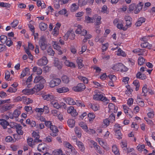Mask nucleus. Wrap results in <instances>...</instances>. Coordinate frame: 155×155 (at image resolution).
<instances>
[{"instance_id":"bb28decb","label":"nucleus","mask_w":155,"mask_h":155,"mask_svg":"<svg viewBox=\"0 0 155 155\" xmlns=\"http://www.w3.org/2000/svg\"><path fill=\"white\" fill-rule=\"evenodd\" d=\"M29 71V69L28 68H25V69L23 71L21 75L20 78H22L25 76L26 75L27 73H28Z\"/></svg>"},{"instance_id":"9d476101","label":"nucleus","mask_w":155,"mask_h":155,"mask_svg":"<svg viewBox=\"0 0 155 155\" xmlns=\"http://www.w3.org/2000/svg\"><path fill=\"white\" fill-rule=\"evenodd\" d=\"M22 92L25 94L29 95L30 94H33L35 92L33 88L31 89L26 88L23 90L22 91Z\"/></svg>"},{"instance_id":"a878e982","label":"nucleus","mask_w":155,"mask_h":155,"mask_svg":"<svg viewBox=\"0 0 155 155\" xmlns=\"http://www.w3.org/2000/svg\"><path fill=\"white\" fill-rule=\"evenodd\" d=\"M1 125L4 129L7 128V126L9 125V123L5 119H3Z\"/></svg>"},{"instance_id":"1a4fd4ad","label":"nucleus","mask_w":155,"mask_h":155,"mask_svg":"<svg viewBox=\"0 0 155 155\" xmlns=\"http://www.w3.org/2000/svg\"><path fill=\"white\" fill-rule=\"evenodd\" d=\"M34 83H45V80L41 76L36 77L34 80Z\"/></svg>"},{"instance_id":"72a5a7b5","label":"nucleus","mask_w":155,"mask_h":155,"mask_svg":"<svg viewBox=\"0 0 155 155\" xmlns=\"http://www.w3.org/2000/svg\"><path fill=\"white\" fill-rule=\"evenodd\" d=\"M145 59L142 57H140L138 59V64L140 65H142L144 63Z\"/></svg>"},{"instance_id":"b1692460","label":"nucleus","mask_w":155,"mask_h":155,"mask_svg":"<svg viewBox=\"0 0 155 155\" xmlns=\"http://www.w3.org/2000/svg\"><path fill=\"white\" fill-rule=\"evenodd\" d=\"M67 123L69 126L72 128L74 126L75 121L74 120L70 119L68 120Z\"/></svg>"},{"instance_id":"f257e3e1","label":"nucleus","mask_w":155,"mask_h":155,"mask_svg":"<svg viewBox=\"0 0 155 155\" xmlns=\"http://www.w3.org/2000/svg\"><path fill=\"white\" fill-rule=\"evenodd\" d=\"M39 43L42 50L44 51L46 49L47 44L46 39L44 36L41 37L39 41Z\"/></svg>"},{"instance_id":"c9c22d12","label":"nucleus","mask_w":155,"mask_h":155,"mask_svg":"<svg viewBox=\"0 0 155 155\" xmlns=\"http://www.w3.org/2000/svg\"><path fill=\"white\" fill-rule=\"evenodd\" d=\"M63 81L66 84L68 83L69 81V78L66 75H64L62 77Z\"/></svg>"},{"instance_id":"8fccbe9b","label":"nucleus","mask_w":155,"mask_h":155,"mask_svg":"<svg viewBox=\"0 0 155 155\" xmlns=\"http://www.w3.org/2000/svg\"><path fill=\"white\" fill-rule=\"evenodd\" d=\"M120 128H121V127L120 125L118 124H116L114 126V132H116L120 130Z\"/></svg>"},{"instance_id":"4468645a","label":"nucleus","mask_w":155,"mask_h":155,"mask_svg":"<svg viewBox=\"0 0 155 155\" xmlns=\"http://www.w3.org/2000/svg\"><path fill=\"white\" fill-rule=\"evenodd\" d=\"M32 134L33 136L34 137V138H35V139H34V140L33 141V143L34 144L36 142L37 143H38L39 142H41V140H39V138L40 136L38 133L34 131L33 132Z\"/></svg>"},{"instance_id":"a19ab883","label":"nucleus","mask_w":155,"mask_h":155,"mask_svg":"<svg viewBox=\"0 0 155 155\" xmlns=\"http://www.w3.org/2000/svg\"><path fill=\"white\" fill-rule=\"evenodd\" d=\"M133 84L136 87V91H137L139 90L140 87L139 81L137 80H135L133 81Z\"/></svg>"},{"instance_id":"3c124183","label":"nucleus","mask_w":155,"mask_h":155,"mask_svg":"<svg viewBox=\"0 0 155 155\" xmlns=\"http://www.w3.org/2000/svg\"><path fill=\"white\" fill-rule=\"evenodd\" d=\"M79 125L83 129L85 130H86L87 129V125L83 122H81L79 124Z\"/></svg>"},{"instance_id":"c85d7f7f","label":"nucleus","mask_w":155,"mask_h":155,"mask_svg":"<svg viewBox=\"0 0 155 155\" xmlns=\"http://www.w3.org/2000/svg\"><path fill=\"white\" fill-rule=\"evenodd\" d=\"M75 131L76 134H77V136L79 138L81 137V134L80 128L78 127H76Z\"/></svg>"},{"instance_id":"6e6d98bb","label":"nucleus","mask_w":155,"mask_h":155,"mask_svg":"<svg viewBox=\"0 0 155 155\" xmlns=\"http://www.w3.org/2000/svg\"><path fill=\"white\" fill-rule=\"evenodd\" d=\"M88 117L89 118V120L91 121L94 118L95 115L93 113H89L88 114Z\"/></svg>"},{"instance_id":"bf43d9fd","label":"nucleus","mask_w":155,"mask_h":155,"mask_svg":"<svg viewBox=\"0 0 155 155\" xmlns=\"http://www.w3.org/2000/svg\"><path fill=\"white\" fill-rule=\"evenodd\" d=\"M82 28L81 26L78 25V28L75 31L76 33L77 34H80L82 31Z\"/></svg>"},{"instance_id":"412c9836","label":"nucleus","mask_w":155,"mask_h":155,"mask_svg":"<svg viewBox=\"0 0 155 155\" xmlns=\"http://www.w3.org/2000/svg\"><path fill=\"white\" fill-rule=\"evenodd\" d=\"M66 103L70 105H75V102L74 101L73 99L70 97L67 98L66 100Z\"/></svg>"},{"instance_id":"09e8293b","label":"nucleus","mask_w":155,"mask_h":155,"mask_svg":"<svg viewBox=\"0 0 155 155\" xmlns=\"http://www.w3.org/2000/svg\"><path fill=\"white\" fill-rule=\"evenodd\" d=\"M117 28L120 29H123V30L125 31L127 30V28L126 27H123V25L122 24H118L117 25Z\"/></svg>"},{"instance_id":"c03bdc74","label":"nucleus","mask_w":155,"mask_h":155,"mask_svg":"<svg viewBox=\"0 0 155 155\" xmlns=\"http://www.w3.org/2000/svg\"><path fill=\"white\" fill-rule=\"evenodd\" d=\"M13 113L14 117L16 118L18 117L19 116L20 114L21 111L17 109H16L14 110Z\"/></svg>"},{"instance_id":"e2e57ef3","label":"nucleus","mask_w":155,"mask_h":155,"mask_svg":"<svg viewBox=\"0 0 155 155\" xmlns=\"http://www.w3.org/2000/svg\"><path fill=\"white\" fill-rule=\"evenodd\" d=\"M17 88L10 87L8 90H7V91L11 93H15L17 91Z\"/></svg>"},{"instance_id":"f704fd0d","label":"nucleus","mask_w":155,"mask_h":155,"mask_svg":"<svg viewBox=\"0 0 155 155\" xmlns=\"http://www.w3.org/2000/svg\"><path fill=\"white\" fill-rule=\"evenodd\" d=\"M23 101L26 104H28L32 103L33 101L29 98H27L24 96Z\"/></svg>"},{"instance_id":"e433bc0d","label":"nucleus","mask_w":155,"mask_h":155,"mask_svg":"<svg viewBox=\"0 0 155 155\" xmlns=\"http://www.w3.org/2000/svg\"><path fill=\"white\" fill-rule=\"evenodd\" d=\"M89 107L92 109L94 111H96L98 110V107L97 105L94 104H92L91 103H90L89 104Z\"/></svg>"},{"instance_id":"13d9d810","label":"nucleus","mask_w":155,"mask_h":155,"mask_svg":"<svg viewBox=\"0 0 155 155\" xmlns=\"http://www.w3.org/2000/svg\"><path fill=\"white\" fill-rule=\"evenodd\" d=\"M109 120L110 121V122H113L115 120V117L114 114H112L110 115L109 117Z\"/></svg>"},{"instance_id":"69168bd1","label":"nucleus","mask_w":155,"mask_h":155,"mask_svg":"<svg viewBox=\"0 0 155 155\" xmlns=\"http://www.w3.org/2000/svg\"><path fill=\"white\" fill-rule=\"evenodd\" d=\"M115 132L116 133L115 135L117 138L120 139L121 138L122 135L120 130Z\"/></svg>"},{"instance_id":"4d7b16f0","label":"nucleus","mask_w":155,"mask_h":155,"mask_svg":"<svg viewBox=\"0 0 155 155\" xmlns=\"http://www.w3.org/2000/svg\"><path fill=\"white\" fill-rule=\"evenodd\" d=\"M5 43L6 45L8 47H10L13 44V42L11 40V39L9 38L7 39V40Z\"/></svg>"},{"instance_id":"7ed1b4c3","label":"nucleus","mask_w":155,"mask_h":155,"mask_svg":"<svg viewBox=\"0 0 155 155\" xmlns=\"http://www.w3.org/2000/svg\"><path fill=\"white\" fill-rule=\"evenodd\" d=\"M61 81L58 78H53L50 82V86L53 87L55 86L58 85L61 83Z\"/></svg>"},{"instance_id":"423d86ee","label":"nucleus","mask_w":155,"mask_h":155,"mask_svg":"<svg viewBox=\"0 0 155 155\" xmlns=\"http://www.w3.org/2000/svg\"><path fill=\"white\" fill-rule=\"evenodd\" d=\"M67 112L68 113L70 114L73 117H75L78 114L76 110L74 109V107L73 106L69 107L68 109Z\"/></svg>"},{"instance_id":"de8ad7c7","label":"nucleus","mask_w":155,"mask_h":155,"mask_svg":"<svg viewBox=\"0 0 155 155\" xmlns=\"http://www.w3.org/2000/svg\"><path fill=\"white\" fill-rule=\"evenodd\" d=\"M136 8V5L134 4H132L130 5L129 6L128 13L131 12V11H133Z\"/></svg>"},{"instance_id":"f8f14e48","label":"nucleus","mask_w":155,"mask_h":155,"mask_svg":"<svg viewBox=\"0 0 155 155\" xmlns=\"http://www.w3.org/2000/svg\"><path fill=\"white\" fill-rule=\"evenodd\" d=\"M12 106L11 104H5L1 108V110L2 112H4L12 108Z\"/></svg>"},{"instance_id":"f3484780","label":"nucleus","mask_w":155,"mask_h":155,"mask_svg":"<svg viewBox=\"0 0 155 155\" xmlns=\"http://www.w3.org/2000/svg\"><path fill=\"white\" fill-rule=\"evenodd\" d=\"M54 64L58 69H61L62 67V64L60 63L58 58H55L54 60Z\"/></svg>"},{"instance_id":"5fc2aeb1","label":"nucleus","mask_w":155,"mask_h":155,"mask_svg":"<svg viewBox=\"0 0 155 155\" xmlns=\"http://www.w3.org/2000/svg\"><path fill=\"white\" fill-rule=\"evenodd\" d=\"M64 144L66 147L71 149V151L74 150V148L69 143L66 142Z\"/></svg>"},{"instance_id":"473e14b6","label":"nucleus","mask_w":155,"mask_h":155,"mask_svg":"<svg viewBox=\"0 0 155 155\" xmlns=\"http://www.w3.org/2000/svg\"><path fill=\"white\" fill-rule=\"evenodd\" d=\"M7 38L6 36L2 35L0 36V41L2 43L4 44L7 40Z\"/></svg>"},{"instance_id":"6e6552de","label":"nucleus","mask_w":155,"mask_h":155,"mask_svg":"<svg viewBox=\"0 0 155 155\" xmlns=\"http://www.w3.org/2000/svg\"><path fill=\"white\" fill-rule=\"evenodd\" d=\"M44 84V83H40L35 85L33 88L35 92H38L43 89L44 87L43 85Z\"/></svg>"},{"instance_id":"603ef678","label":"nucleus","mask_w":155,"mask_h":155,"mask_svg":"<svg viewBox=\"0 0 155 155\" xmlns=\"http://www.w3.org/2000/svg\"><path fill=\"white\" fill-rule=\"evenodd\" d=\"M101 17L100 16H98L96 18V22L95 23L96 25H98L101 24Z\"/></svg>"},{"instance_id":"393cba45","label":"nucleus","mask_w":155,"mask_h":155,"mask_svg":"<svg viewBox=\"0 0 155 155\" xmlns=\"http://www.w3.org/2000/svg\"><path fill=\"white\" fill-rule=\"evenodd\" d=\"M77 144L81 151H83L84 150L85 148L82 143L80 141H77Z\"/></svg>"},{"instance_id":"ea45409f","label":"nucleus","mask_w":155,"mask_h":155,"mask_svg":"<svg viewBox=\"0 0 155 155\" xmlns=\"http://www.w3.org/2000/svg\"><path fill=\"white\" fill-rule=\"evenodd\" d=\"M18 23L19 21L18 20H15L11 23L10 25L12 28H15L17 26Z\"/></svg>"},{"instance_id":"c756f323","label":"nucleus","mask_w":155,"mask_h":155,"mask_svg":"<svg viewBox=\"0 0 155 155\" xmlns=\"http://www.w3.org/2000/svg\"><path fill=\"white\" fill-rule=\"evenodd\" d=\"M148 90L147 88V85L145 84L142 88V95L143 96H146V94L147 93Z\"/></svg>"},{"instance_id":"7c9ffc66","label":"nucleus","mask_w":155,"mask_h":155,"mask_svg":"<svg viewBox=\"0 0 155 155\" xmlns=\"http://www.w3.org/2000/svg\"><path fill=\"white\" fill-rule=\"evenodd\" d=\"M78 8V6L75 3L73 4L71 6V10L73 12L77 10Z\"/></svg>"},{"instance_id":"39448f33","label":"nucleus","mask_w":155,"mask_h":155,"mask_svg":"<svg viewBox=\"0 0 155 155\" xmlns=\"http://www.w3.org/2000/svg\"><path fill=\"white\" fill-rule=\"evenodd\" d=\"M85 85L83 83H79L77 86L73 87V89L75 91H81L85 88Z\"/></svg>"},{"instance_id":"79ce46f5","label":"nucleus","mask_w":155,"mask_h":155,"mask_svg":"<svg viewBox=\"0 0 155 155\" xmlns=\"http://www.w3.org/2000/svg\"><path fill=\"white\" fill-rule=\"evenodd\" d=\"M88 1V0H83L81 2V1L79 0L78 1L79 5L81 7L87 4Z\"/></svg>"},{"instance_id":"49530a36","label":"nucleus","mask_w":155,"mask_h":155,"mask_svg":"<svg viewBox=\"0 0 155 155\" xmlns=\"http://www.w3.org/2000/svg\"><path fill=\"white\" fill-rule=\"evenodd\" d=\"M0 6L3 7L10 8L11 5L9 3L2 2L0 3Z\"/></svg>"},{"instance_id":"338daca9","label":"nucleus","mask_w":155,"mask_h":155,"mask_svg":"<svg viewBox=\"0 0 155 155\" xmlns=\"http://www.w3.org/2000/svg\"><path fill=\"white\" fill-rule=\"evenodd\" d=\"M121 146L124 150H125L126 148L127 149V143L126 141L122 142L121 143Z\"/></svg>"},{"instance_id":"ddd939ff","label":"nucleus","mask_w":155,"mask_h":155,"mask_svg":"<svg viewBox=\"0 0 155 155\" xmlns=\"http://www.w3.org/2000/svg\"><path fill=\"white\" fill-rule=\"evenodd\" d=\"M143 3L142 2H140L137 5V6H136V9L134 11V13L135 14L138 13L142 9L143 6Z\"/></svg>"},{"instance_id":"aec40b11","label":"nucleus","mask_w":155,"mask_h":155,"mask_svg":"<svg viewBox=\"0 0 155 155\" xmlns=\"http://www.w3.org/2000/svg\"><path fill=\"white\" fill-rule=\"evenodd\" d=\"M141 46L143 48H147L149 49H150L151 47H152V45L150 44H149L147 42H146L144 43H143L141 44Z\"/></svg>"},{"instance_id":"2f4dec72","label":"nucleus","mask_w":155,"mask_h":155,"mask_svg":"<svg viewBox=\"0 0 155 155\" xmlns=\"http://www.w3.org/2000/svg\"><path fill=\"white\" fill-rule=\"evenodd\" d=\"M47 53L48 55L51 56H53L54 55V52L53 50L51 47H49L47 49Z\"/></svg>"},{"instance_id":"0e129e2a","label":"nucleus","mask_w":155,"mask_h":155,"mask_svg":"<svg viewBox=\"0 0 155 155\" xmlns=\"http://www.w3.org/2000/svg\"><path fill=\"white\" fill-rule=\"evenodd\" d=\"M98 141L100 145H101L104 148L106 149L107 148V146L106 145V143L105 142H104L101 140H99Z\"/></svg>"},{"instance_id":"4c0bfd02","label":"nucleus","mask_w":155,"mask_h":155,"mask_svg":"<svg viewBox=\"0 0 155 155\" xmlns=\"http://www.w3.org/2000/svg\"><path fill=\"white\" fill-rule=\"evenodd\" d=\"M62 152L61 150H55L53 152V153L54 155H61Z\"/></svg>"},{"instance_id":"0eeeda50","label":"nucleus","mask_w":155,"mask_h":155,"mask_svg":"<svg viewBox=\"0 0 155 155\" xmlns=\"http://www.w3.org/2000/svg\"><path fill=\"white\" fill-rule=\"evenodd\" d=\"M75 37V35L73 31H68L64 36V38H66V40L68 38L71 39H73Z\"/></svg>"},{"instance_id":"2eb2a0df","label":"nucleus","mask_w":155,"mask_h":155,"mask_svg":"<svg viewBox=\"0 0 155 155\" xmlns=\"http://www.w3.org/2000/svg\"><path fill=\"white\" fill-rule=\"evenodd\" d=\"M123 67V64L122 63H119L116 64L114 65L112 68V69L114 70L117 71L120 70L121 71V67Z\"/></svg>"},{"instance_id":"a211bd4d","label":"nucleus","mask_w":155,"mask_h":155,"mask_svg":"<svg viewBox=\"0 0 155 155\" xmlns=\"http://www.w3.org/2000/svg\"><path fill=\"white\" fill-rule=\"evenodd\" d=\"M136 78L141 80H144L147 78V77L145 74H142L140 72H138L136 75Z\"/></svg>"},{"instance_id":"cd10ccee","label":"nucleus","mask_w":155,"mask_h":155,"mask_svg":"<svg viewBox=\"0 0 155 155\" xmlns=\"http://www.w3.org/2000/svg\"><path fill=\"white\" fill-rule=\"evenodd\" d=\"M93 18H91L88 16H86L85 17V21H86L87 23L93 22Z\"/></svg>"},{"instance_id":"5701e85b","label":"nucleus","mask_w":155,"mask_h":155,"mask_svg":"<svg viewBox=\"0 0 155 155\" xmlns=\"http://www.w3.org/2000/svg\"><path fill=\"white\" fill-rule=\"evenodd\" d=\"M64 63L65 64L68 66L69 67H73L74 68L75 67V64L72 62H70L69 61L66 60L64 62Z\"/></svg>"},{"instance_id":"4be33fe9","label":"nucleus","mask_w":155,"mask_h":155,"mask_svg":"<svg viewBox=\"0 0 155 155\" xmlns=\"http://www.w3.org/2000/svg\"><path fill=\"white\" fill-rule=\"evenodd\" d=\"M43 97L44 100H46L48 101H51L53 99V95L49 94L45 95L43 96Z\"/></svg>"},{"instance_id":"f03ea898","label":"nucleus","mask_w":155,"mask_h":155,"mask_svg":"<svg viewBox=\"0 0 155 155\" xmlns=\"http://www.w3.org/2000/svg\"><path fill=\"white\" fill-rule=\"evenodd\" d=\"M94 99L95 100H101L106 101L107 104L109 102V100L107 99L105 97H104L103 94H97L94 95Z\"/></svg>"},{"instance_id":"20e7f679","label":"nucleus","mask_w":155,"mask_h":155,"mask_svg":"<svg viewBox=\"0 0 155 155\" xmlns=\"http://www.w3.org/2000/svg\"><path fill=\"white\" fill-rule=\"evenodd\" d=\"M48 63V60L47 58L44 56L38 61L37 64L38 65L42 66L46 65Z\"/></svg>"},{"instance_id":"6ab92c4d","label":"nucleus","mask_w":155,"mask_h":155,"mask_svg":"<svg viewBox=\"0 0 155 155\" xmlns=\"http://www.w3.org/2000/svg\"><path fill=\"white\" fill-rule=\"evenodd\" d=\"M39 27L41 31H44L47 28L48 25L44 23L41 22L39 24Z\"/></svg>"},{"instance_id":"052dcab7","label":"nucleus","mask_w":155,"mask_h":155,"mask_svg":"<svg viewBox=\"0 0 155 155\" xmlns=\"http://www.w3.org/2000/svg\"><path fill=\"white\" fill-rule=\"evenodd\" d=\"M51 130L52 131V132H58V130L57 128V127L55 126L52 125L50 128Z\"/></svg>"},{"instance_id":"37998d69","label":"nucleus","mask_w":155,"mask_h":155,"mask_svg":"<svg viewBox=\"0 0 155 155\" xmlns=\"http://www.w3.org/2000/svg\"><path fill=\"white\" fill-rule=\"evenodd\" d=\"M82 62L83 61L81 59H78L77 60V62L78 67L81 68L84 66Z\"/></svg>"},{"instance_id":"dca6fc26","label":"nucleus","mask_w":155,"mask_h":155,"mask_svg":"<svg viewBox=\"0 0 155 155\" xmlns=\"http://www.w3.org/2000/svg\"><path fill=\"white\" fill-rule=\"evenodd\" d=\"M57 92L59 93L67 92L69 91V89L66 87H63L57 88Z\"/></svg>"},{"instance_id":"a18cd8bd","label":"nucleus","mask_w":155,"mask_h":155,"mask_svg":"<svg viewBox=\"0 0 155 155\" xmlns=\"http://www.w3.org/2000/svg\"><path fill=\"white\" fill-rule=\"evenodd\" d=\"M117 55L120 56H121L123 57H125L126 55V54L122 50H121L120 48H119L118 50V52L117 53Z\"/></svg>"},{"instance_id":"680f3d73","label":"nucleus","mask_w":155,"mask_h":155,"mask_svg":"<svg viewBox=\"0 0 155 155\" xmlns=\"http://www.w3.org/2000/svg\"><path fill=\"white\" fill-rule=\"evenodd\" d=\"M33 140L31 138H28L27 141L28 145L30 146H31L33 145Z\"/></svg>"},{"instance_id":"58836bf2","label":"nucleus","mask_w":155,"mask_h":155,"mask_svg":"<svg viewBox=\"0 0 155 155\" xmlns=\"http://www.w3.org/2000/svg\"><path fill=\"white\" fill-rule=\"evenodd\" d=\"M78 78L79 80L83 81L84 84H87L88 83V79L85 77L79 76Z\"/></svg>"},{"instance_id":"864d4df0","label":"nucleus","mask_w":155,"mask_h":155,"mask_svg":"<svg viewBox=\"0 0 155 155\" xmlns=\"http://www.w3.org/2000/svg\"><path fill=\"white\" fill-rule=\"evenodd\" d=\"M24 96H22L21 97L20 96L15 97L14 99V101L15 102H18L19 101H22L23 100Z\"/></svg>"},{"instance_id":"9b49d317","label":"nucleus","mask_w":155,"mask_h":155,"mask_svg":"<svg viewBox=\"0 0 155 155\" xmlns=\"http://www.w3.org/2000/svg\"><path fill=\"white\" fill-rule=\"evenodd\" d=\"M59 43L57 41H54L53 45L54 48L58 50V54L59 55L62 54V52L61 49L59 45Z\"/></svg>"},{"instance_id":"774afa93","label":"nucleus","mask_w":155,"mask_h":155,"mask_svg":"<svg viewBox=\"0 0 155 155\" xmlns=\"http://www.w3.org/2000/svg\"><path fill=\"white\" fill-rule=\"evenodd\" d=\"M45 126L48 128H50L52 125L51 122L50 121H47L45 122Z\"/></svg>"}]
</instances>
